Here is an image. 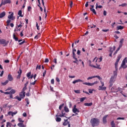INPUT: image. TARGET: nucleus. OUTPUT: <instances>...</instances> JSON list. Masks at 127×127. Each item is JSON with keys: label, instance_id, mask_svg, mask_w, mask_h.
Segmentation results:
<instances>
[{"label": "nucleus", "instance_id": "1", "mask_svg": "<svg viewBox=\"0 0 127 127\" xmlns=\"http://www.w3.org/2000/svg\"><path fill=\"white\" fill-rule=\"evenodd\" d=\"M90 123L91 124L92 127H98L100 125V120L96 118H93L91 120Z\"/></svg>", "mask_w": 127, "mask_h": 127}, {"label": "nucleus", "instance_id": "2", "mask_svg": "<svg viewBox=\"0 0 127 127\" xmlns=\"http://www.w3.org/2000/svg\"><path fill=\"white\" fill-rule=\"evenodd\" d=\"M89 65L90 67H93V68H96V69H99V70H101V68L100 67V64L98 65V64H96L97 65H94L92 64V61H89Z\"/></svg>", "mask_w": 127, "mask_h": 127}, {"label": "nucleus", "instance_id": "3", "mask_svg": "<svg viewBox=\"0 0 127 127\" xmlns=\"http://www.w3.org/2000/svg\"><path fill=\"white\" fill-rule=\"evenodd\" d=\"M72 58L74 59V61H73V63H76L77 65H79V61H78V59L76 57V54L74 52H72Z\"/></svg>", "mask_w": 127, "mask_h": 127}, {"label": "nucleus", "instance_id": "4", "mask_svg": "<svg viewBox=\"0 0 127 127\" xmlns=\"http://www.w3.org/2000/svg\"><path fill=\"white\" fill-rule=\"evenodd\" d=\"M110 85H109V88H112L113 86V85H114V83H115V77L114 76H111L110 80Z\"/></svg>", "mask_w": 127, "mask_h": 127}, {"label": "nucleus", "instance_id": "5", "mask_svg": "<svg viewBox=\"0 0 127 127\" xmlns=\"http://www.w3.org/2000/svg\"><path fill=\"white\" fill-rule=\"evenodd\" d=\"M9 42L8 41H6V40H5V39H0V44H4V46H5V45H7Z\"/></svg>", "mask_w": 127, "mask_h": 127}, {"label": "nucleus", "instance_id": "6", "mask_svg": "<svg viewBox=\"0 0 127 127\" xmlns=\"http://www.w3.org/2000/svg\"><path fill=\"white\" fill-rule=\"evenodd\" d=\"M77 106L76 105H74L73 106V108L72 109V112L74 113V114H75L76 115H78V113H80V111L78 109L76 108Z\"/></svg>", "mask_w": 127, "mask_h": 127}, {"label": "nucleus", "instance_id": "7", "mask_svg": "<svg viewBox=\"0 0 127 127\" xmlns=\"http://www.w3.org/2000/svg\"><path fill=\"white\" fill-rule=\"evenodd\" d=\"M63 125L64 126V127L68 125V127H71V124H70V122L68 121V119L64 120V122L63 124Z\"/></svg>", "mask_w": 127, "mask_h": 127}, {"label": "nucleus", "instance_id": "8", "mask_svg": "<svg viewBox=\"0 0 127 127\" xmlns=\"http://www.w3.org/2000/svg\"><path fill=\"white\" fill-rule=\"evenodd\" d=\"M121 67H123L124 69H126L127 68V65H126V60H124L123 61L122 63L121 64Z\"/></svg>", "mask_w": 127, "mask_h": 127}, {"label": "nucleus", "instance_id": "9", "mask_svg": "<svg viewBox=\"0 0 127 127\" xmlns=\"http://www.w3.org/2000/svg\"><path fill=\"white\" fill-rule=\"evenodd\" d=\"M18 75L17 76V79H20V77L21 76V74L22 73V70L21 69H19V71L17 72Z\"/></svg>", "mask_w": 127, "mask_h": 127}, {"label": "nucleus", "instance_id": "10", "mask_svg": "<svg viewBox=\"0 0 127 127\" xmlns=\"http://www.w3.org/2000/svg\"><path fill=\"white\" fill-rule=\"evenodd\" d=\"M107 118H108V115H105L103 118V124H104V125H106V124H107Z\"/></svg>", "mask_w": 127, "mask_h": 127}, {"label": "nucleus", "instance_id": "11", "mask_svg": "<svg viewBox=\"0 0 127 127\" xmlns=\"http://www.w3.org/2000/svg\"><path fill=\"white\" fill-rule=\"evenodd\" d=\"M106 89H107L106 87H104L103 86H99L98 90H99V91H106Z\"/></svg>", "mask_w": 127, "mask_h": 127}, {"label": "nucleus", "instance_id": "12", "mask_svg": "<svg viewBox=\"0 0 127 127\" xmlns=\"http://www.w3.org/2000/svg\"><path fill=\"white\" fill-rule=\"evenodd\" d=\"M8 19H11V20H13L15 18L13 17V12L8 16Z\"/></svg>", "mask_w": 127, "mask_h": 127}, {"label": "nucleus", "instance_id": "13", "mask_svg": "<svg viewBox=\"0 0 127 127\" xmlns=\"http://www.w3.org/2000/svg\"><path fill=\"white\" fill-rule=\"evenodd\" d=\"M7 79L8 81H10V82H11L12 80H13V77H12V76L11 74H9L7 76Z\"/></svg>", "mask_w": 127, "mask_h": 127}, {"label": "nucleus", "instance_id": "14", "mask_svg": "<svg viewBox=\"0 0 127 127\" xmlns=\"http://www.w3.org/2000/svg\"><path fill=\"white\" fill-rule=\"evenodd\" d=\"M111 90L112 93H117V92H119V90H118V89L114 87H112Z\"/></svg>", "mask_w": 127, "mask_h": 127}, {"label": "nucleus", "instance_id": "15", "mask_svg": "<svg viewBox=\"0 0 127 127\" xmlns=\"http://www.w3.org/2000/svg\"><path fill=\"white\" fill-rule=\"evenodd\" d=\"M19 96L22 99H23L25 97V92H22V91L19 94Z\"/></svg>", "mask_w": 127, "mask_h": 127}, {"label": "nucleus", "instance_id": "16", "mask_svg": "<svg viewBox=\"0 0 127 127\" xmlns=\"http://www.w3.org/2000/svg\"><path fill=\"white\" fill-rule=\"evenodd\" d=\"M79 82H83V81L80 79H76L72 81V84H76V83H79Z\"/></svg>", "mask_w": 127, "mask_h": 127}, {"label": "nucleus", "instance_id": "17", "mask_svg": "<svg viewBox=\"0 0 127 127\" xmlns=\"http://www.w3.org/2000/svg\"><path fill=\"white\" fill-rule=\"evenodd\" d=\"M3 5H5V4H6L7 3H10L11 2V1L10 0H5L3 1Z\"/></svg>", "mask_w": 127, "mask_h": 127}, {"label": "nucleus", "instance_id": "18", "mask_svg": "<svg viewBox=\"0 0 127 127\" xmlns=\"http://www.w3.org/2000/svg\"><path fill=\"white\" fill-rule=\"evenodd\" d=\"M5 14L6 13L5 11H3L0 13V18H2V17H4V16H5Z\"/></svg>", "mask_w": 127, "mask_h": 127}, {"label": "nucleus", "instance_id": "19", "mask_svg": "<svg viewBox=\"0 0 127 127\" xmlns=\"http://www.w3.org/2000/svg\"><path fill=\"white\" fill-rule=\"evenodd\" d=\"M17 126H18V127H25V126H24V124H23V122L18 123L17 124Z\"/></svg>", "mask_w": 127, "mask_h": 127}, {"label": "nucleus", "instance_id": "20", "mask_svg": "<svg viewBox=\"0 0 127 127\" xmlns=\"http://www.w3.org/2000/svg\"><path fill=\"white\" fill-rule=\"evenodd\" d=\"M121 58H122V55H119L117 57L116 62H118L119 63V62H120V60H121Z\"/></svg>", "mask_w": 127, "mask_h": 127}, {"label": "nucleus", "instance_id": "21", "mask_svg": "<svg viewBox=\"0 0 127 127\" xmlns=\"http://www.w3.org/2000/svg\"><path fill=\"white\" fill-rule=\"evenodd\" d=\"M84 106H86V107H91V106H93V103H84Z\"/></svg>", "mask_w": 127, "mask_h": 127}, {"label": "nucleus", "instance_id": "22", "mask_svg": "<svg viewBox=\"0 0 127 127\" xmlns=\"http://www.w3.org/2000/svg\"><path fill=\"white\" fill-rule=\"evenodd\" d=\"M124 26H118L117 28V30H122V29L124 28Z\"/></svg>", "mask_w": 127, "mask_h": 127}, {"label": "nucleus", "instance_id": "23", "mask_svg": "<svg viewBox=\"0 0 127 127\" xmlns=\"http://www.w3.org/2000/svg\"><path fill=\"white\" fill-rule=\"evenodd\" d=\"M18 15H19V16H21V17H23V15H22V11H21V10H19L18 12Z\"/></svg>", "mask_w": 127, "mask_h": 127}, {"label": "nucleus", "instance_id": "24", "mask_svg": "<svg viewBox=\"0 0 127 127\" xmlns=\"http://www.w3.org/2000/svg\"><path fill=\"white\" fill-rule=\"evenodd\" d=\"M13 38L15 40V41H18V38H17L14 34L13 35Z\"/></svg>", "mask_w": 127, "mask_h": 127}, {"label": "nucleus", "instance_id": "25", "mask_svg": "<svg viewBox=\"0 0 127 127\" xmlns=\"http://www.w3.org/2000/svg\"><path fill=\"white\" fill-rule=\"evenodd\" d=\"M16 91H15V90L14 89H11L10 91V94H12V95H13V94H15V92Z\"/></svg>", "mask_w": 127, "mask_h": 127}, {"label": "nucleus", "instance_id": "26", "mask_svg": "<svg viewBox=\"0 0 127 127\" xmlns=\"http://www.w3.org/2000/svg\"><path fill=\"white\" fill-rule=\"evenodd\" d=\"M111 127H116V124H115V121H113L111 123Z\"/></svg>", "mask_w": 127, "mask_h": 127}, {"label": "nucleus", "instance_id": "27", "mask_svg": "<svg viewBox=\"0 0 127 127\" xmlns=\"http://www.w3.org/2000/svg\"><path fill=\"white\" fill-rule=\"evenodd\" d=\"M8 83V80H6L4 82H1L2 86H5Z\"/></svg>", "mask_w": 127, "mask_h": 127}, {"label": "nucleus", "instance_id": "28", "mask_svg": "<svg viewBox=\"0 0 127 127\" xmlns=\"http://www.w3.org/2000/svg\"><path fill=\"white\" fill-rule=\"evenodd\" d=\"M61 118H60V117H57L56 118V122H61Z\"/></svg>", "mask_w": 127, "mask_h": 127}, {"label": "nucleus", "instance_id": "29", "mask_svg": "<svg viewBox=\"0 0 127 127\" xmlns=\"http://www.w3.org/2000/svg\"><path fill=\"white\" fill-rule=\"evenodd\" d=\"M90 10L93 12L94 14H97V12H96V10L94 8H90Z\"/></svg>", "mask_w": 127, "mask_h": 127}, {"label": "nucleus", "instance_id": "30", "mask_svg": "<svg viewBox=\"0 0 127 127\" xmlns=\"http://www.w3.org/2000/svg\"><path fill=\"white\" fill-rule=\"evenodd\" d=\"M64 110L66 113H69V109L67 107H64Z\"/></svg>", "mask_w": 127, "mask_h": 127}, {"label": "nucleus", "instance_id": "31", "mask_svg": "<svg viewBox=\"0 0 127 127\" xmlns=\"http://www.w3.org/2000/svg\"><path fill=\"white\" fill-rule=\"evenodd\" d=\"M98 83H99V82H98L97 81L92 83H89V86H94V85H95V84H98Z\"/></svg>", "mask_w": 127, "mask_h": 127}, {"label": "nucleus", "instance_id": "32", "mask_svg": "<svg viewBox=\"0 0 127 127\" xmlns=\"http://www.w3.org/2000/svg\"><path fill=\"white\" fill-rule=\"evenodd\" d=\"M103 7V6L102 5H98V3H96V9H97L98 8H102Z\"/></svg>", "mask_w": 127, "mask_h": 127}, {"label": "nucleus", "instance_id": "33", "mask_svg": "<svg viewBox=\"0 0 127 127\" xmlns=\"http://www.w3.org/2000/svg\"><path fill=\"white\" fill-rule=\"evenodd\" d=\"M118 64H119V63H118L117 62H116V63L115 64V68L117 71H118Z\"/></svg>", "mask_w": 127, "mask_h": 127}, {"label": "nucleus", "instance_id": "34", "mask_svg": "<svg viewBox=\"0 0 127 127\" xmlns=\"http://www.w3.org/2000/svg\"><path fill=\"white\" fill-rule=\"evenodd\" d=\"M15 99H16L17 100H18V101H21V99H22V98H21L19 96H16L15 97Z\"/></svg>", "mask_w": 127, "mask_h": 127}, {"label": "nucleus", "instance_id": "35", "mask_svg": "<svg viewBox=\"0 0 127 127\" xmlns=\"http://www.w3.org/2000/svg\"><path fill=\"white\" fill-rule=\"evenodd\" d=\"M127 3H123L122 4L119 5V6H122L123 7H125V6H127Z\"/></svg>", "mask_w": 127, "mask_h": 127}, {"label": "nucleus", "instance_id": "36", "mask_svg": "<svg viewBox=\"0 0 127 127\" xmlns=\"http://www.w3.org/2000/svg\"><path fill=\"white\" fill-rule=\"evenodd\" d=\"M25 101L26 102V103H27V105H26L27 107H28V105H29V99H28V98H26V99H25Z\"/></svg>", "mask_w": 127, "mask_h": 127}, {"label": "nucleus", "instance_id": "37", "mask_svg": "<svg viewBox=\"0 0 127 127\" xmlns=\"http://www.w3.org/2000/svg\"><path fill=\"white\" fill-rule=\"evenodd\" d=\"M86 97H82V98H81L80 99V102H84V101H85V100H86Z\"/></svg>", "mask_w": 127, "mask_h": 127}, {"label": "nucleus", "instance_id": "38", "mask_svg": "<svg viewBox=\"0 0 127 127\" xmlns=\"http://www.w3.org/2000/svg\"><path fill=\"white\" fill-rule=\"evenodd\" d=\"M109 52H110V53H113V52H114L112 47H109Z\"/></svg>", "mask_w": 127, "mask_h": 127}, {"label": "nucleus", "instance_id": "39", "mask_svg": "<svg viewBox=\"0 0 127 127\" xmlns=\"http://www.w3.org/2000/svg\"><path fill=\"white\" fill-rule=\"evenodd\" d=\"M63 106H64V103H63L62 105H61L59 106V110H60V111H61V110H62V108H63Z\"/></svg>", "mask_w": 127, "mask_h": 127}, {"label": "nucleus", "instance_id": "40", "mask_svg": "<svg viewBox=\"0 0 127 127\" xmlns=\"http://www.w3.org/2000/svg\"><path fill=\"white\" fill-rule=\"evenodd\" d=\"M8 126L11 127V124H10V123H9V122H7L6 127H8Z\"/></svg>", "mask_w": 127, "mask_h": 127}, {"label": "nucleus", "instance_id": "41", "mask_svg": "<svg viewBox=\"0 0 127 127\" xmlns=\"http://www.w3.org/2000/svg\"><path fill=\"white\" fill-rule=\"evenodd\" d=\"M27 77L29 78V77H30V76H31V72H29L28 73H27Z\"/></svg>", "mask_w": 127, "mask_h": 127}, {"label": "nucleus", "instance_id": "42", "mask_svg": "<svg viewBox=\"0 0 127 127\" xmlns=\"http://www.w3.org/2000/svg\"><path fill=\"white\" fill-rule=\"evenodd\" d=\"M120 48H118L116 50V51L115 52L114 54V55H116V54H117V53H118V52L120 50Z\"/></svg>", "mask_w": 127, "mask_h": 127}, {"label": "nucleus", "instance_id": "43", "mask_svg": "<svg viewBox=\"0 0 127 127\" xmlns=\"http://www.w3.org/2000/svg\"><path fill=\"white\" fill-rule=\"evenodd\" d=\"M118 75V73L117 72V70L114 71V76L113 77H117V75Z\"/></svg>", "mask_w": 127, "mask_h": 127}, {"label": "nucleus", "instance_id": "44", "mask_svg": "<svg viewBox=\"0 0 127 127\" xmlns=\"http://www.w3.org/2000/svg\"><path fill=\"white\" fill-rule=\"evenodd\" d=\"M36 70H37V69H39V70H40V69H41V65H37L36 68Z\"/></svg>", "mask_w": 127, "mask_h": 127}, {"label": "nucleus", "instance_id": "45", "mask_svg": "<svg viewBox=\"0 0 127 127\" xmlns=\"http://www.w3.org/2000/svg\"><path fill=\"white\" fill-rule=\"evenodd\" d=\"M95 78V76H89L87 78V80H91V79H94Z\"/></svg>", "mask_w": 127, "mask_h": 127}, {"label": "nucleus", "instance_id": "46", "mask_svg": "<svg viewBox=\"0 0 127 127\" xmlns=\"http://www.w3.org/2000/svg\"><path fill=\"white\" fill-rule=\"evenodd\" d=\"M36 82H37V80H35L34 82H31V83H30V84H31V85H35Z\"/></svg>", "mask_w": 127, "mask_h": 127}, {"label": "nucleus", "instance_id": "47", "mask_svg": "<svg viewBox=\"0 0 127 127\" xmlns=\"http://www.w3.org/2000/svg\"><path fill=\"white\" fill-rule=\"evenodd\" d=\"M83 85H86V86H90V82H83Z\"/></svg>", "mask_w": 127, "mask_h": 127}, {"label": "nucleus", "instance_id": "48", "mask_svg": "<svg viewBox=\"0 0 127 127\" xmlns=\"http://www.w3.org/2000/svg\"><path fill=\"white\" fill-rule=\"evenodd\" d=\"M36 27H37V29L38 30H40V29H39V26H38V22H36Z\"/></svg>", "mask_w": 127, "mask_h": 127}, {"label": "nucleus", "instance_id": "49", "mask_svg": "<svg viewBox=\"0 0 127 127\" xmlns=\"http://www.w3.org/2000/svg\"><path fill=\"white\" fill-rule=\"evenodd\" d=\"M10 20H8L6 21V23H7V26H8V25H9V24L10 23Z\"/></svg>", "mask_w": 127, "mask_h": 127}, {"label": "nucleus", "instance_id": "50", "mask_svg": "<svg viewBox=\"0 0 127 127\" xmlns=\"http://www.w3.org/2000/svg\"><path fill=\"white\" fill-rule=\"evenodd\" d=\"M124 38L121 39L120 41V44H123V43H124Z\"/></svg>", "mask_w": 127, "mask_h": 127}, {"label": "nucleus", "instance_id": "51", "mask_svg": "<svg viewBox=\"0 0 127 127\" xmlns=\"http://www.w3.org/2000/svg\"><path fill=\"white\" fill-rule=\"evenodd\" d=\"M74 93H75L76 94H80V90H74Z\"/></svg>", "mask_w": 127, "mask_h": 127}, {"label": "nucleus", "instance_id": "52", "mask_svg": "<svg viewBox=\"0 0 127 127\" xmlns=\"http://www.w3.org/2000/svg\"><path fill=\"white\" fill-rule=\"evenodd\" d=\"M26 89H27L26 87H24L22 89V90L21 92H22L23 93H25V90H26Z\"/></svg>", "mask_w": 127, "mask_h": 127}, {"label": "nucleus", "instance_id": "53", "mask_svg": "<svg viewBox=\"0 0 127 127\" xmlns=\"http://www.w3.org/2000/svg\"><path fill=\"white\" fill-rule=\"evenodd\" d=\"M77 55H81V51L79 50H77Z\"/></svg>", "mask_w": 127, "mask_h": 127}, {"label": "nucleus", "instance_id": "54", "mask_svg": "<svg viewBox=\"0 0 127 127\" xmlns=\"http://www.w3.org/2000/svg\"><path fill=\"white\" fill-rule=\"evenodd\" d=\"M16 114H17V111H16L15 112H12V114H11L12 117H13V115H16Z\"/></svg>", "mask_w": 127, "mask_h": 127}, {"label": "nucleus", "instance_id": "55", "mask_svg": "<svg viewBox=\"0 0 127 127\" xmlns=\"http://www.w3.org/2000/svg\"><path fill=\"white\" fill-rule=\"evenodd\" d=\"M88 92L90 94H93V90L92 89H88Z\"/></svg>", "mask_w": 127, "mask_h": 127}, {"label": "nucleus", "instance_id": "56", "mask_svg": "<svg viewBox=\"0 0 127 127\" xmlns=\"http://www.w3.org/2000/svg\"><path fill=\"white\" fill-rule=\"evenodd\" d=\"M19 122H20L21 123H24V121L22 120L21 118H18Z\"/></svg>", "mask_w": 127, "mask_h": 127}, {"label": "nucleus", "instance_id": "57", "mask_svg": "<svg viewBox=\"0 0 127 127\" xmlns=\"http://www.w3.org/2000/svg\"><path fill=\"white\" fill-rule=\"evenodd\" d=\"M49 62V60L48 59H45V63H48Z\"/></svg>", "mask_w": 127, "mask_h": 127}, {"label": "nucleus", "instance_id": "58", "mask_svg": "<svg viewBox=\"0 0 127 127\" xmlns=\"http://www.w3.org/2000/svg\"><path fill=\"white\" fill-rule=\"evenodd\" d=\"M117 121H119V120H125V118H121L119 117L117 119Z\"/></svg>", "mask_w": 127, "mask_h": 127}, {"label": "nucleus", "instance_id": "59", "mask_svg": "<svg viewBox=\"0 0 127 127\" xmlns=\"http://www.w3.org/2000/svg\"><path fill=\"white\" fill-rule=\"evenodd\" d=\"M23 117H24V118H26V117H27V114H26V113H24L23 114Z\"/></svg>", "mask_w": 127, "mask_h": 127}, {"label": "nucleus", "instance_id": "60", "mask_svg": "<svg viewBox=\"0 0 127 127\" xmlns=\"http://www.w3.org/2000/svg\"><path fill=\"white\" fill-rule=\"evenodd\" d=\"M103 15H104V16H106V15H107V11H106V10L104 11Z\"/></svg>", "mask_w": 127, "mask_h": 127}, {"label": "nucleus", "instance_id": "61", "mask_svg": "<svg viewBox=\"0 0 127 127\" xmlns=\"http://www.w3.org/2000/svg\"><path fill=\"white\" fill-rule=\"evenodd\" d=\"M45 75H46V70H45L44 72L43 73V77H45Z\"/></svg>", "mask_w": 127, "mask_h": 127}, {"label": "nucleus", "instance_id": "62", "mask_svg": "<svg viewBox=\"0 0 127 127\" xmlns=\"http://www.w3.org/2000/svg\"><path fill=\"white\" fill-rule=\"evenodd\" d=\"M109 29H103L102 30V31H103V32H108V31H109Z\"/></svg>", "mask_w": 127, "mask_h": 127}, {"label": "nucleus", "instance_id": "63", "mask_svg": "<svg viewBox=\"0 0 127 127\" xmlns=\"http://www.w3.org/2000/svg\"><path fill=\"white\" fill-rule=\"evenodd\" d=\"M31 10V7L30 6H29L28 7V11H30Z\"/></svg>", "mask_w": 127, "mask_h": 127}, {"label": "nucleus", "instance_id": "64", "mask_svg": "<svg viewBox=\"0 0 127 127\" xmlns=\"http://www.w3.org/2000/svg\"><path fill=\"white\" fill-rule=\"evenodd\" d=\"M51 84H52L53 85L54 84V79H51Z\"/></svg>", "mask_w": 127, "mask_h": 127}]
</instances>
